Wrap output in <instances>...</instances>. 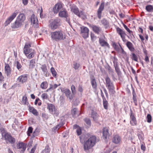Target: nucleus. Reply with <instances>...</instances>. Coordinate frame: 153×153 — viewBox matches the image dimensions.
Segmentation results:
<instances>
[{"instance_id": "1", "label": "nucleus", "mask_w": 153, "mask_h": 153, "mask_svg": "<svg viewBox=\"0 0 153 153\" xmlns=\"http://www.w3.org/2000/svg\"><path fill=\"white\" fill-rule=\"evenodd\" d=\"M80 139L82 143L83 140H84V147L85 151L88 150L94 146L96 140V138L95 136L89 134L80 137Z\"/></svg>"}, {"instance_id": "2", "label": "nucleus", "mask_w": 153, "mask_h": 153, "mask_svg": "<svg viewBox=\"0 0 153 153\" xmlns=\"http://www.w3.org/2000/svg\"><path fill=\"white\" fill-rule=\"evenodd\" d=\"M31 44L32 43L30 42H26L23 48L24 53L29 59L33 57L36 53V52L34 50L30 48L31 47Z\"/></svg>"}, {"instance_id": "3", "label": "nucleus", "mask_w": 153, "mask_h": 153, "mask_svg": "<svg viewBox=\"0 0 153 153\" xmlns=\"http://www.w3.org/2000/svg\"><path fill=\"white\" fill-rule=\"evenodd\" d=\"M51 37L52 40L56 41L63 40L65 38L63 33L61 30H58L51 32Z\"/></svg>"}, {"instance_id": "4", "label": "nucleus", "mask_w": 153, "mask_h": 153, "mask_svg": "<svg viewBox=\"0 0 153 153\" xmlns=\"http://www.w3.org/2000/svg\"><path fill=\"white\" fill-rule=\"evenodd\" d=\"M2 135L4 137L7 142H9L11 144H13L15 142V139L11 135L6 133L4 129H1Z\"/></svg>"}, {"instance_id": "5", "label": "nucleus", "mask_w": 153, "mask_h": 153, "mask_svg": "<svg viewBox=\"0 0 153 153\" xmlns=\"http://www.w3.org/2000/svg\"><path fill=\"white\" fill-rule=\"evenodd\" d=\"M49 26L52 30H55L60 26V20L58 19L51 20L49 21Z\"/></svg>"}, {"instance_id": "6", "label": "nucleus", "mask_w": 153, "mask_h": 153, "mask_svg": "<svg viewBox=\"0 0 153 153\" xmlns=\"http://www.w3.org/2000/svg\"><path fill=\"white\" fill-rule=\"evenodd\" d=\"M47 108L50 112L52 114H53L55 116H57L59 114L58 111L57 110L55 105H53L51 104H48Z\"/></svg>"}, {"instance_id": "7", "label": "nucleus", "mask_w": 153, "mask_h": 153, "mask_svg": "<svg viewBox=\"0 0 153 153\" xmlns=\"http://www.w3.org/2000/svg\"><path fill=\"white\" fill-rule=\"evenodd\" d=\"M71 11L79 17L85 19L86 18V16L82 11L79 12L78 8L74 7L71 9Z\"/></svg>"}, {"instance_id": "8", "label": "nucleus", "mask_w": 153, "mask_h": 153, "mask_svg": "<svg viewBox=\"0 0 153 153\" xmlns=\"http://www.w3.org/2000/svg\"><path fill=\"white\" fill-rule=\"evenodd\" d=\"M116 30L117 33L120 36L123 41H125L126 34L125 31L119 27L116 28Z\"/></svg>"}, {"instance_id": "9", "label": "nucleus", "mask_w": 153, "mask_h": 153, "mask_svg": "<svg viewBox=\"0 0 153 153\" xmlns=\"http://www.w3.org/2000/svg\"><path fill=\"white\" fill-rule=\"evenodd\" d=\"M62 4L61 3H58L56 4L53 8V11L54 13H57L59 10L63 9Z\"/></svg>"}, {"instance_id": "10", "label": "nucleus", "mask_w": 153, "mask_h": 153, "mask_svg": "<svg viewBox=\"0 0 153 153\" xmlns=\"http://www.w3.org/2000/svg\"><path fill=\"white\" fill-rule=\"evenodd\" d=\"M18 13V12L16 11L13 13L12 15L10 16L6 21L5 23L7 25L9 24L16 17Z\"/></svg>"}, {"instance_id": "11", "label": "nucleus", "mask_w": 153, "mask_h": 153, "mask_svg": "<svg viewBox=\"0 0 153 153\" xmlns=\"http://www.w3.org/2000/svg\"><path fill=\"white\" fill-rule=\"evenodd\" d=\"M81 33L82 36L85 38H87L88 36L89 30L86 27H82L81 28Z\"/></svg>"}, {"instance_id": "12", "label": "nucleus", "mask_w": 153, "mask_h": 153, "mask_svg": "<svg viewBox=\"0 0 153 153\" xmlns=\"http://www.w3.org/2000/svg\"><path fill=\"white\" fill-rule=\"evenodd\" d=\"M27 79V75L25 74L19 76L17 78V80L19 82L23 83L26 82Z\"/></svg>"}, {"instance_id": "13", "label": "nucleus", "mask_w": 153, "mask_h": 153, "mask_svg": "<svg viewBox=\"0 0 153 153\" xmlns=\"http://www.w3.org/2000/svg\"><path fill=\"white\" fill-rule=\"evenodd\" d=\"M112 142L116 144H120L121 142V138L118 134L114 135L112 138Z\"/></svg>"}, {"instance_id": "14", "label": "nucleus", "mask_w": 153, "mask_h": 153, "mask_svg": "<svg viewBox=\"0 0 153 153\" xmlns=\"http://www.w3.org/2000/svg\"><path fill=\"white\" fill-rule=\"evenodd\" d=\"M106 86L108 87L109 90H114V87L113 83L111 82L109 78L106 79Z\"/></svg>"}, {"instance_id": "15", "label": "nucleus", "mask_w": 153, "mask_h": 153, "mask_svg": "<svg viewBox=\"0 0 153 153\" xmlns=\"http://www.w3.org/2000/svg\"><path fill=\"white\" fill-rule=\"evenodd\" d=\"M31 23L33 25L37 26L38 24V21L37 17L34 14H32L30 17Z\"/></svg>"}, {"instance_id": "16", "label": "nucleus", "mask_w": 153, "mask_h": 153, "mask_svg": "<svg viewBox=\"0 0 153 153\" xmlns=\"http://www.w3.org/2000/svg\"><path fill=\"white\" fill-rule=\"evenodd\" d=\"M26 19L24 13H20L17 17L16 20L23 24Z\"/></svg>"}, {"instance_id": "17", "label": "nucleus", "mask_w": 153, "mask_h": 153, "mask_svg": "<svg viewBox=\"0 0 153 153\" xmlns=\"http://www.w3.org/2000/svg\"><path fill=\"white\" fill-rule=\"evenodd\" d=\"M26 144L23 143H19L17 145V148L18 149H21V152L23 153L26 149Z\"/></svg>"}, {"instance_id": "18", "label": "nucleus", "mask_w": 153, "mask_h": 153, "mask_svg": "<svg viewBox=\"0 0 153 153\" xmlns=\"http://www.w3.org/2000/svg\"><path fill=\"white\" fill-rule=\"evenodd\" d=\"M105 5V3L104 2H102L101 5L98 9L97 11V15L98 17L100 19L101 17V14L102 11L103 10L104 8Z\"/></svg>"}, {"instance_id": "19", "label": "nucleus", "mask_w": 153, "mask_h": 153, "mask_svg": "<svg viewBox=\"0 0 153 153\" xmlns=\"http://www.w3.org/2000/svg\"><path fill=\"white\" fill-rule=\"evenodd\" d=\"M130 124L132 126H135L137 125V121L134 114L131 112L130 115Z\"/></svg>"}, {"instance_id": "20", "label": "nucleus", "mask_w": 153, "mask_h": 153, "mask_svg": "<svg viewBox=\"0 0 153 153\" xmlns=\"http://www.w3.org/2000/svg\"><path fill=\"white\" fill-rule=\"evenodd\" d=\"M23 24L16 20L15 22L12 25V28L13 29H17L20 27Z\"/></svg>"}, {"instance_id": "21", "label": "nucleus", "mask_w": 153, "mask_h": 153, "mask_svg": "<svg viewBox=\"0 0 153 153\" xmlns=\"http://www.w3.org/2000/svg\"><path fill=\"white\" fill-rule=\"evenodd\" d=\"M4 71L5 74L7 76H9L10 75L11 70L9 65L8 64L5 65L4 68Z\"/></svg>"}, {"instance_id": "22", "label": "nucleus", "mask_w": 153, "mask_h": 153, "mask_svg": "<svg viewBox=\"0 0 153 153\" xmlns=\"http://www.w3.org/2000/svg\"><path fill=\"white\" fill-rule=\"evenodd\" d=\"M103 138L106 139L109 137L108 129V128H104L103 130Z\"/></svg>"}, {"instance_id": "23", "label": "nucleus", "mask_w": 153, "mask_h": 153, "mask_svg": "<svg viewBox=\"0 0 153 153\" xmlns=\"http://www.w3.org/2000/svg\"><path fill=\"white\" fill-rule=\"evenodd\" d=\"M59 15L60 17H62L66 18L68 16L67 11L64 9H62V10L59 11Z\"/></svg>"}, {"instance_id": "24", "label": "nucleus", "mask_w": 153, "mask_h": 153, "mask_svg": "<svg viewBox=\"0 0 153 153\" xmlns=\"http://www.w3.org/2000/svg\"><path fill=\"white\" fill-rule=\"evenodd\" d=\"M91 27L93 31L96 33L98 34L101 31L100 28L97 26L93 25Z\"/></svg>"}, {"instance_id": "25", "label": "nucleus", "mask_w": 153, "mask_h": 153, "mask_svg": "<svg viewBox=\"0 0 153 153\" xmlns=\"http://www.w3.org/2000/svg\"><path fill=\"white\" fill-rule=\"evenodd\" d=\"M99 42L100 44L102 46H106L108 47H109V44L103 39L100 38Z\"/></svg>"}, {"instance_id": "26", "label": "nucleus", "mask_w": 153, "mask_h": 153, "mask_svg": "<svg viewBox=\"0 0 153 153\" xmlns=\"http://www.w3.org/2000/svg\"><path fill=\"white\" fill-rule=\"evenodd\" d=\"M29 110L30 112L32 113L35 115L38 116L39 114V113L33 107L30 106Z\"/></svg>"}, {"instance_id": "27", "label": "nucleus", "mask_w": 153, "mask_h": 153, "mask_svg": "<svg viewBox=\"0 0 153 153\" xmlns=\"http://www.w3.org/2000/svg\"><path fill=\"white\" fill-rule=\"evenodd\" d=\"M126 45L131 51H134V48L133 47V44L131 42H128L126 43Z\"/></svg>"}, {"instance_id": "28", "label": "nucleus", "mask_w": 153, "mask_h": 153, "mask_svg": "<svg viewBox=\"0 0 153 153\" xmlns=\"http://www.w3.org/2000/svg\"><path fill=\"white\" fill-rule=\"evenodd\" d=\"M48 84L46 81L43 82L40 85L41 88L43 89H46L48 87Z\"/></svg>"}, {"instance_id": "29", "label": "nucleus", "mask_w": 153, "mask_h": 153, "mask_svg": "<svg viewBox=\"0 0 153 153\" xmlns=\"http://www.w3.org/2000/svg\"><path fill=\"white\" fill-rule=\"evenodd\" d=\"M74 128H77L76 131L78 135H80L81 133V129L80 127L77 125H75L74 126Z\"/></svg>"}, {"instance_id": "30", "label": "nucleus", "mask_w": 153, "mask_h": 153, "mask_svg": "<svg viewBox=\"0 0 153 153\" xmlns=\"http://www.w3.org/2000/svg\"><path fill=\"white\" fill-rule=\"evenodd\" d=\"M131 58L132 60H134L136 62H138V58L137 56L134 53H132Z\"/></svg>"}, {"instance_id": "31", "label": "nucleus", "mask_w": 153, "mask_h": 153, "mask_svg": "<svg viewBox=\"0 0 153 153\" xmlns=\"http://www.w3.org/2000/svg\"><path fill=\"white\" fill-rule=\"evenodd\" d=\"M22 102L24 105L27 104L28 103L27 97L26 96H24L23 97L22 99Z\"/></svg>"}, {"instance_id": "32", "label": "nucleus", "mask_w": 153, "mask_h": 153, "mask_svg": "<svg viewBox=\"0 0 153 153\" xmlns=\"http://www.w3.org/2000/svg\"><path fill=\"white\" fill-rule=\"evenodd\" d=\"M62 92L65 93L66 96L68 97L70 94V91L68 89L66 88L62 90Z\"/></svg>"}, {"instance_id": "33", "label": "nucleus", "mask_w": 153, "mask_h": 153, "mask_svg": "<svg viewBox=\"0 0 153 153\" xmlns=\"http://www.w3.org/2000/svg\"><path fill=\"white\" fill-rule=\"evenodd\" d=\"M51 71L52 73L53 76L55 77H56L57 73L53 67H52L51 69Z\"/></svg>"}, {"instance_id": "34", "label": "nucleus", "mask_w": 153, "mask_h": 153, "mask_svg": "<svg viewBox=\"0 0 153 153\" xmlns=\"http://www.w3.org/2000/svg\"><path fill=\"white\" fill-rule=\"evenodd\" d=\"M146 10L148 12H151L153 10V7L152 5H148L146 8Z\"/></svg>"}, {"instance_id": "35", "label": "nucleus", "mask_w": 153, "mask_h": 153, "mask_svg": "<svg viewBox=\"0 0 153 153\" xmlns=\"http://www.w3.org/2000/svg\"><path fill=\"white\" fill-rule=\"evenodd\" d=\"M108 102L105 100H103V105L104 107V108L105 109H107L108 108Z\"/></svg>"}, {"instance_id": "36", "label": "nucleus", "mask_w": 153, "mask_h": 153, "mask_svg": "<svg viewBox=\"0 0 153 153\" xmlns=\"http://www.w3.org/2000/svg\"><path fill=\"white\" fill-rule=\"evenodd\" d=\"M91 84L93 88H96L97 87V83L94 79L92 80L91 81Z\"/></svg>"}, {"instance_id": "37", "label": "nucleus", "mask_w": 153, "mask_h": 153, "mask_svg": "<svg viewBox=\"0 0 153 153\" xmlns=\"http://www.w3.org/2000/svg\"><path fill=\"white\" fill-rule=\"evenodd\" d=\"M33 130V128L31 127H29L28 128L27 132V134L28 136H30V134L32 133Z\"/></svg>"}, {"instance_id": "38", "label": "nucleus", "mask_w": 153, "mask_h": 153, "mask_svg": "<svg viewBox=\"0 0 153 153\" xmlns=\"http://www.w3.org/2000/svg\"><path fill=\"white\" fill-rule=\"evenodd\" d=\"M41 97L43 100L46 99L48 98V95L47 93H44L42 94Z\"/></svg>"}, {"instance_id": "39", "label": "nucleus", "mask_w": 153, "mask_h": 153, "mask_svg": "<svg viewBox=\"0 0 153 153\" xmlns=\"http://www.w3.org/2000/svg\"><path fill=\"white\" fill-rule=\"evenodd\" d=\"M123 26L125 28V29L129 33V34H131L132 33V31H131L126 25H125L123 24Z\"/></svg>"}, {"instance_id": "40", "label": "nucleus", "mask_w": 153, "mask_h": 153, "mask_svg": "<svg viewBox=\"0 0 153 153\" xmlns=\"http://www.w3.org/2000/svg\"><path fill=\"white\" fill-rule=\"evenodd\" d=\"M38 11L40 13V17L41 18H43L44 17V15L42 13L43 11L42 7H41L40 10L39 9Z\"/></svg>"}, {"instance_id": "41", "label": "nucleus", "mask_w": 153, "mask_h": 153, "mask_svg": "<svg viewBox=\"0 0 153 153\" xmlns=\"http://www.w3.org/2000/svg\"><path fill=\"white\" fill-rule=\"evenodd\" d=\"M147 121L148 123H150L152 121V116L150 114H148L147 116Z\"/></svg>"}, {"instance_id": "42", "label": "nucleus", "mask_w": 153, "mask_h": 153, "mask_svg": "<svg viewBox=\"0 0 153 153\" xmlns=\"http://www.w3.org/2000/svg\"><path fill=\"white\" fill-rule=\"evenodd\" d=\"M35 63V59H32L30 60V66H31V67H33Z\"/></svg>"}, {"instance_id": "43", "label": "nucleus", "mask_w": 153, "mask_h": 153, "mask_svg": "<svg viewBox=\"0 0 153 153\" xmlns=\"http://www.w3.org/2000/svg\"><path fill=\"white\" fill-rule=\"evenodd\" d=\"M71 90L73 94H74L76 93V89L75 86L72 85L71 86Z\"/></svg>"}, {"instance_id": "44", "label": "nucleus", "mask_w": 153, "mask_h": 153, "mask_svg": "<svg viewBox=\"0 0 153 153\" xmlns=\"http://www.w3.org/2000/svg\"><path fill=\"white\" fill-rule=\"evenodd\" d=\"M92 116L94 120H95L98 117L97 114L95 113H92Z\"/></svg>"}, {"instance_id": "45", "label": "nucleus", "mask_w": 153, "mask_h": 153, "mask_svg": "<svg viewBox=\"0 0 153 153\" xmlns=\"http://www.w3.org/2000/svg\"><path fill=\"white\" fill-rule=\"evenodd\" d=\"M85 121L87 125H91V122L90 120L89 119H85Z\"/></svg>"}, {"instance_id": "46", "label": "nucleus", "mask_w": 153, "mask_h": 153, "mask_svg": "<svg viewBox=\"0 0 153 153\" xmlns=\"http://www.w3.org/2000/svg\"><path fill=\"white\" fill-rule=\"evenodd\" d=\"M77 111V109L76 108H74L71 111V113L73 115H75Z\"/></svg>"}, {"instance_id": "47", "label": "nucleus", "mask_w": 153, "mask_h": 153, "mask_svg": "<svg viewBox=\"0 0 153 153\" xmlns=\"http://www.w3.org/2000/svg\"><path fill=\"white\" fill-rule=\"evenodd\" d=\"M79 64L77 63H75L74 64V67L75 69H78L79 68Z\"/></svg>"}, {"instance_id": "48", "label": "nucleus", "mask_w": 153, "mask_h": 153, "mask_svg": "<svg viewBox=\"0 0 153 153\" xmlns=\"http://www.w3.org/2000/svg\"><path fill=\"white\" fill-rule=\"evenodd\" d=\"M22 65L20 64L19 62H17V67L18 70H19L21 68Z\"/></svg>"}, {"instance_id": "49", "label": "nucleus", "mask_w": 153, "mask_h": 153, "mask_svg": "<svg viewBox=\"0 0 153 153\" xmlns=\"http://www.w3.org/2000/svg\"><path fill=\"white\" fill-rule=\"evenodd\" d=\"M22 3L24 5H26L28 4V0H22Z\"/></svg>"}, {"instance_id": "50", "label": "nucleus", "mask_w": 153, "mask_h": 153, "mask_svg": "<svg viewBox=\"0 0 153 153\" xmlns=\"http://www.w3.org/2000/svg\"><path fill=\"white\" fill-rule=\"evenodd\" d=\"M141 149L143 151H145L146 150V147L144 144H141Z\"/></svg>"}, {"instance_id": "51", "label": "nucleus", "mask_w": 153, "mask_h": 153, "mask_svg": "<svg viewBox=\"0 0 153 153\" xmlns=\"http://www.w3.org/2000/svg\"><path fill=\"white\" fill-rule=\"evenodd\" d=\"M36 149V146H34L33 148L31 150L30 153H34Z\"/></svg>"}, {"instance_id": "52", "label": "nucleus", "mask_w": 153, "mask_h": 153, "mask_svg": "<svg viewBox=\"0 0 153 153\" xmlns=\"http://www.w3.org/2000/svg\"><path fill=\"white\" fill-rule=\"evenodd\" d=\"M145 60L147 63H148L149 62V57L147 55L145 56Z\"/></svg>"}, {"instance_id": "53", "label": "nucleus", "mask_w": 153, "mask_h": 153, "mask_svg": "<svg viewBox=\"0 0 153 153\" xmlns=\"http://www.w3.org/2000/svg\"><path fill=\"white\" fill-rule=\"evenodd\" d=\"M58 86V85L57 84H54L53 86V87H51L50 88V89H51V88H56Z\"/></svg>"}, {"instance_id": "54", "label": "nucleus", "mask_w": 153, "mask_h": 153, "mask_svg": "<svg viewBox=\"0 0 153 153\" xmlns=\"http://www.w3.org/2000/svg\"><path fill=\"white\" fill-rule=\"evenodd\" d=\"M120 46L121 48V52L123 54L125 53V52L124 51L123 49L122 48V47H121V46L120 45Z\"/></svg>"}, {"instance_id": "55", "label": "nucleus", "mask_w": 153, "mask_h": 153, "mask_svg": "<svg viewBox=\"0 0 153 153\" xmlns=\"http://www.w3.org/2000/svg\"><path fill=\"white\" fill-rule=\"evenodd\" d=\"M3 78L2 74L1 72H0V81Z\"/></svg>"}, {"instance_id": "56", "label": "nucleus", "mask_w": 153, "mask_h": 153, "mask_svg": "<svg viewBox=\"0 0 153 153\" xmlns=\"http://www.w3.org/2000/svg\"><path fill=\"white\" fill-rule=\"evenodd\" d=\"M42 69L43 71H44L45 69H46V67L45 65H43L42 66Z\"/></svg>"}, {"instance_id": "57", "label": "nucleus", "mask_w": 153, "mask_h": 153, "mask_svg": "<svg viewBox=\"0 0 153 153\" xmlns=\"http://www.w3.org/2000/svg\"><path fill=\"white\" fill-rule=\"evenodd\" d=\"M39 101H40V100L39 98L36 99L35 100V104L36 105H37L38 103V102Z\"/></svg>"}, {"instance_id": "58", "label": "nucleus", "mask_w": 153, "mask_h": 153, "mask_svg": "<svg viewBox=\"0 0 153 153\" xmlns=\"http://www.w3.org/2000/svg\"><path fill=\"white\" fill-rule=\"evenodd\" d=\"M91 36L92 40H93L95 38V36L94 34L91 33Z\"/></svg>"}, {"instance_id": "59", "label": "nucleus", "mask_w": 153, "mask_h": 153, "mask_svg": "<svg viewBox=\"0 0 153 153\" xmlns=\"http://www.w3.org/2000/svg\"><path fill=\"white\" fill-rule=\"evenodd\" d=\"M60 126L59 125H58L56 127H55V129L56 130H58V129H59V128H60Z\"/></svg>"}, {"instance_id": "60", "label": "nucleus", "mask_w": 153, "mask_h": 153, "mask_svg": "<svg viewBox=\"0 0 153 153\" xmlns=\"http://www.w3.org/2000/svg\"><path fill=\"white\" fill-rule=\"evenodd\" d=\"M139 31L142 33L143 32V29L141 28L140 27L139 29Z\"/></svg>"}, {"instance_id": "61", "label": "nucleus", "mask_w": 153, "mask_h": 153, "mask_svg": "<svg viewBox=\"0 0 153 153\" xmlns=\"http://www.w3.org/2000/svg\"><path fill=\"white\" fill-rule=\"evenodd\" d=\"M31 97L33 99H34L35 98V96L33 94H31Z\"/></svg>"}, {"instance_id": "62", "label": "nucleus", "mask_w": 153, "mask_h": 153, "mask_svg": "<svg viewBox=\"0 0 153 153\" xmlns=\"http://www.w3.org/2000/svg\"><path fill=\"white\" fill-rule=\"evenodd\" d=\"M149 28L150 30L151 31L153 30V27L152 26H149Z\"/></svg>"}, {"instance_id": "63", "label": "nucleus", "mask_w": 153, "mask_h": 153, "mask_svg": "<svg viewBox=\"0 0 153 153\" xmlns=\"http://www.w3.org/2000/svg\"><path fill=\"white\" fill-rule=\"evenodd\" d=\"M140 37L142 40H144V37L140 35Z\"/></svg>"}, {"instance_id": "64", "label": "nucleus", "mask_w": 153, "mask_h": 153, "mask_svg": "<svg viewBox=\"0 0 153 153\" xmlns=\"http://www.w3.org/2000/svg\"><path fill=\"white\" fill-rule=\"evenodd\" d=\"M8 153H13V152L11 151L10 149H9L8 150Z\"/></svg>"}]
</instances>
